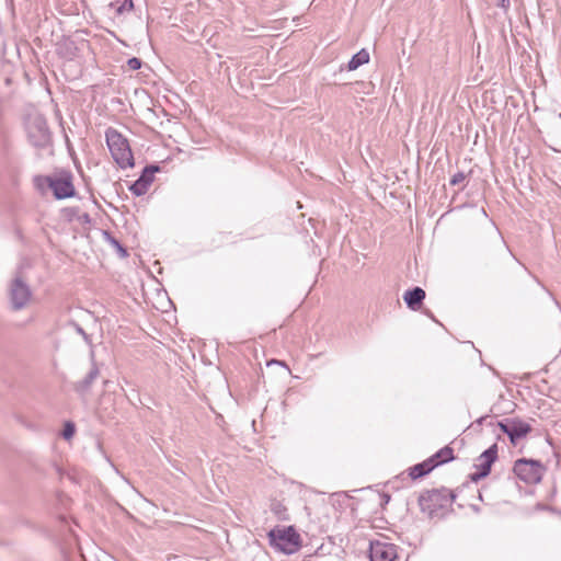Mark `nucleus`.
<instances>
[{
	"mask_svg": "<svg viewBox=\"0 0 561 561\" xmlns=\"http://www.w3.org/2000/svg\"><path fill=\"white\" fill-rule=\"evenodd\" d=\"M497 459V445L493 444L484 450L477 459V471L470 474V480L478 482L491 472V467Z\"/></svg>",
	"mask_w": 561,
	"mask_h": 561,
	"instance_id": "obj_7",
	"label": "nucleus"
},
{
	"mask_svg": "<svg viewBox=\"0 0 561 561\" xmlns=\"http://www.w3.org/2000/svg\"><path fill=\"white\" fill-rule=\"evenodd\" d=\"M106 144L114 161L122 169L134 165V156L128 140L116 129L110 127L105 131Z\"/></svg>",
	"mask_w": 561,
	"mask_h": 561,
	"instance_id": "obj_2",
	"label": "nucleus"
},
{
	"mask_svg": "<svg viewBox=\"0 0 561 561\" xmlns=\"http://www.w3.org/2000/svg\"><path fill=\"white\" fill-rule=\"evenodd\" d=\"M75 432H76V427H75V424L71 423V422H67L65 424V427L62 430V437L65 439H70L73 435H75Z\"/></svg>",
	"mask_w": 561,
	"mask_h": 561,
	"instance_id": "obj_19",
	"label": "nucleus"
},
{
	"mask_svg": "<svg viewBox=\"0 0 561 561\" xmlns=\"http://www.w3.org/2000/svg\"><path fill=\"white\" fill-rule=\"evenodd\" d=\"M456 495L447 488L427 490L419 497V505L423 513L430 517L440 516L447 511Z\"/></svg>",
	"mask_w": 561,
	"mask_h": 561,
	"instance_id": "obj_1",
	"label": "nucleus"
},
{
	"mask_svg": "<svg viewBox=\"0 0 561 561\" xmlns=\"http://www.w3.org/2000/svg\"><path fill=\"white\" fill-rule=\"evenodd\" d=\"M511 425H512V419H505L504 421H500L497 423V426L507 436H508V433L511 432Z\"/></svg>",
	"mask_w": 561,
	"mask_h": 561,
	"instance_id": "obj_22",
	"label": "nucleus"
},
{
	"mask_svg": "<svg viewBox=\"0 0 561 561\" xmlns=\"http://www.w3.org/2000/svg\"><path fill=\"white\" fill-rule=\"evenodd\" d=\"M454 449L449 446H445L435 453L432 457H430V460L433 465H435L436 468L439 465L454 460Z\"/></svg>",
	"mask_w": 561,
	"mask_h": 561,
	"instance_id": "obj_15",
	"label": "nucleus"
},
{
	"mask_svg": "<svg viewBox=\"0 0 561 561\" xmlns=\"http://www.w3.org/2000/svg\"><path fill=\"white\" fill-rule=\"evenodd\" d=\"M272 364L282 365V366H284L285 368L288 369V367L286 366V364L284 362L272 359L271 362L267 363V365H272Z\"/></svg>",
	"mask_w": 561,
	"mask_h": 561,
	"instance_id": "obj_26",
	"label": "nucleus"
},
{
	"mask_svg": "<svg viewBox=\"0 0 561 561\" xmlns=\"http://www.w3.org/2000/svg\"><path fill=\"white\" fill-rule=\"evenodd\" d=\"M270 545L286 554L295 553L301 547V538L294 526L275 527L267 533Z\"/></svg>",
	"mask_w": 561,
	"mask_h": 561,
	"instance_id": "obj_3",
	"label": "nucleus"
},
{
	"mask_svg": "<svg viewBox=\"0 0 561 561\" xmlns=\"http://www.w3.org/2000/svg\"><path fill=\"white\" fill-rule=\"evenodd\" d=\"M559 117L561 118V113L559 114Z\"/></svg>",
	"mask_w": 561,
	"mask_h": 561,
	"instance_id": "obj_27",
	"label": "nucleus"
},
{
	"mask_svg": "<svg viewBox=\"0 0 561 561\" xmlns=\"http://www.w3.org/2000/svg\"><path fill=\"white\" fill-rule=\"evenodd\" d=\"M545 470V466L539 460L527 458L517 459L513 467L515 476L527 484L539 483Z\"/></svg>",
	"mask_w": 561,
	"mask_h": 561,
	"instance_id": "obj_5",
	"label": "nucleus"
},
{
	"mask_svg": "<svg viewBox=\"0 0 561 561\" xmlns=\"http://www.w3.org/2000/svg\"><path fill=\"white\" fill-rule=\"evenodd\" d=\"M46 181L57 199L69 198L76 194L70 174L60 178L46 176Z\"/></svg>",
	"mask_w": 561,
	"mask_h": 561,
	"instance_id": "obj_9",
	"label": "nucleus"
},
{
	"mask_svg": "<svg viewBox=\"0 0 561 561\" xmlns=\"http://www.w3.org/2000/svg\"><path fill=\"white\" fill-rule=\"evenodd\" d=\"M142 61L137 57H131L127 60V66L130 70H138L141 68Z\"/></svg>",
	"mask_w": 561,
	"mask_h": 561,
	"instance_id": "obj_21",
	"label": "nucleus"
},
{
	"mask_svg": "<svg viewBox=\"0 0 561 561\" xmlns=\"http://www.w3.org/2000/svg\"><path fill=\"white\" fill-rule=\"evenodd\" d=\"M117 2H121V4L116 9L117 14H122L125 11H131L134 8V3L131 0H117Z\"/></svg>",
	"mask_w": 561,
	"mask_h": 561,
	"instance_id": "obj_18",
	"label": "nucleus"
},
{
	"mask_svg": "<svg viewBox=\"0 0 561 561\" xmlns=\"http://www.w3.org/2000/svg\"><path fill=\"white\" fill-rule=\"evenodd\" d=\"M73 327H75L76 331H77L79 334H81V335L83 336L84 341H85L88 344H91V337H90V335H89V334H87V333L84 332V330H83L79 324L73 323Z\"/></svg>",
	"mask_w": 561,
	"mask_h": 561,
	"instance_id": "obj_23",
	"label": "nucleus"
},
{
	"mask_svg": "<svg viewBox=\"0 0 561 561\" xmlns=\"http://www.w3.org/2000/svg\"><path fill=\"white\" fill-rule=\"evenodd\" d=\"M425 290L421 287L409 289L403 295V300L411 310H419L425 299Z\"/></svg>",
	"mask_w": 561,
	"mask_h": 561,
	"instance_id": "obj_11",
	"label": "nucleus"
},
{
	"mask_svg": "<svg viewBox=\"0 0 561 561\" xmlns=\"http://www.w3.org/2000/svg\"><path fill=\"white\" fill-rule=\"evenodd\" d=\"M531 431V426L519 420L512 419L511 432L508 433L510 442L516 445L518 439L525 437Z\"/></svg>",
	"mask_w": 561,
	"mask_h": 561,
	"instance_id": "obj_12",
	"label": "nucleus"
},
{
	"mask_svg": "<svg viewBox=\"0 0 561 561\" xmlns=\"http://www.w3.org/2000/svg\"><path fill=\"white\" fill-rule=\"evenodd\" d=\"M434 469H435V465H433L428 458L425 461L416 463L413 467H411L409 469V476L413 480H416V479H420V478L428 474Z\"/></svg>",
	"mask_w": 561,
	"mask_h": 561,
	"instance_id": "obj_14",
	"label": "nucleus"
},
{
	"mask_svg": "<svg viewBox=\"0 0 561 561\" xmlns=\"http://www.w3.org/2000/svg\"><path fill=\"white\" fill-rule=\"evenodd\" d=\"M496 4H497V7L504 9V10H507L511 5V2H510V0H496Z\"/></svg>",
	"mask_w": 561,
	"mask_h": 561,
	"instance_id": "obj_25",
	"label": "nucleus"
},
{
	"mask_svg": "<svg viewBox=\"0 0 561 561\" xmlns=\"http://www.w3.org/2000/svg\"><path fill=\"white\" fill-rule=\"evenodd\" d=\"M104 237H105L106 241H108V243L111 245H113L117 250V252H118L121 257H127L128 256L127 250L110 232L104 231Z\"/></svg>",
	"mask_w": 561,
	"mask_h": 561,
	"instance_id": "obj_17",
	"label": "nucleus"
},
{
	"mask_svg": "<svg viewBox=\"0 0 561 561\" xmlns=\"http://www.w3.org/2000/svg\"><path fill=\"white\" fill-rule=\"evenodd\" d=\"M465 180H466V174H465V172L459 171V172L455 173V174L450 178L449 184H450L451 186H456V185L461 184Z\"/></svg>",
	"mask_w": 561,
	"mask_h": 561,
	"instance_id": "obj_20",
	"label": "nucleus"
},
{
	"mask_svg": "<svg viewBox=\"0 0 561 561\" xmlns=\"http://www.w3.org/2000/svg\"><path fill=\"white\" fill-rule=\"evenodd\" d=\"M28 139L36 148H46L51 144V134L42 116L34 117L27 128Z\"/></svg>",
	"mask_w": 561,
	"mask_h": 561,
	"instance_id": "obj_6",
	"label": "nucleus"
},
{
	"mask_svg": "<svg viewBox=\"0 0 561 561\" xmlns=\"http://www.w3.org/2000/svg\"><path fill=\"white\" fill-rule=\"evenodd\" d=\"M160 171V167L156 164L146 165L142 170L138 180H136L130 186L129 191L136 195H145L154 179V173Z\"/></svg>",
	"mask_w": 561,
	"mask_h": 561,
	"instance_id": "obj_10",
	"label": "nucleus"
},
{
	"mask_svg": "<svg viewBox=\"0 0 561 561\" xmlns=\"http://www.w3.org/2000/svg\"><path fill=\"white\" fill-rule=\"evenodd\" d=\"M8 295L11 309L14 311L22 310L28 305L32 298V290L21 273H16L11 279Z\"/></svg>",
	"mask_w": 561,
	"mask_h": 561,
	"instance_id": "obj_4",
	"label": "nucleus"
},
{
	"mask_svg": "<svg viewBox=\"0 0 561 561\" xmlns=\"http://www.w3.org/2000/svg\"><path fill=\"white\" fill-rule=\"evenodd\" d=\"M99 375L100 370L96 367L95 363L93 362L87 376L82 380L77 381L73 386V389L80 394H85L87 392H89L91 386L96 380Z\"/></svg>",
	"mask_w": 561,
	"mask_h": 561,
	"instance_id": "obj_13",
	"label": "nucleus"
},
{
	"mask_svg": "<svg viewBox=\"0 0 561 561\" xmlns=\"http://www.w3.org/2000/svg\"><path fill=\"white\" fill-rule=\"evenodd\" d=\"M369 61V53L363 48L356 53L347 64V70L353 71Z\"/></svg>",
	"mask_w": 561,
	"mask_h": 561,
	"instance_id": "obj_16",
	"label": "nucleus"
},
{
	"mask_svg": "<svg viewBox=\"0 0 561 561\" xmlns=\"http://www.w3.org/2000/svg\"><path fill=\"white\" fill-rule=\"evenodd\" d=\"M397 546L390 542L370 541L369 559L370 561H397Z\"/></svg>",
	"mask_w": 561,
	"mask_h": 561,
	"instance_id": "obj_8",
	"label": "nucleus"
},
{
	"mask_svg": "<svg viewBox=\"0 0 561 561\" xmlns=\"http://www.w3.org/2000/svg\"><path fill=\"white\" fill-rule=\"evenodd\" d=\"M79 221L82 222V224H90L91 222V218H90V215L88 213H83L81 214L79 217H78Z\"/></svg>",
	"mask_w": 561,
	"mask_h": 561,
	"instance_id": "obj_24",
	"label": "nucleus"
}]
</instances>
